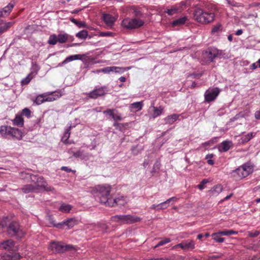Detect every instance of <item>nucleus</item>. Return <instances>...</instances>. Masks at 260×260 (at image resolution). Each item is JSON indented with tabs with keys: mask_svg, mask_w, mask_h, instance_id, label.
I'll list each match as a JSON object with an SVG mask.
<instances>
[{
	"mask_svg": "<svg viewBox=\"0 0 260 260\" xmlns=\"http://www.w3.org/2000/svg\"><path fill=\"white\" fill-rule=\"evenodd\" d=\"M93 193L100 199V202L106 206L113 207L117 204V200L111 198V188L102 185L96 186L92 190Z\"/></svg>",
	"mask_w": 260,
	"mask_h": 260,
	"instance_id": "nucleus-1",
	"label": "nucleus"
},
{
	"mask_svg": "<svg viewBox=\"0 0 260 260\" xmlns=\"http://www.w3.org/2000/svg\"><path fill=\"white\" fill-rule=\"evenodd\" d=\"M7 219H8V217L3 218L5 224H3L2 226L7 227V233L9 236L11 238L16 237L17 239L23 238L25 233L21 229L19 222L17 221H12L7 224L6 222Z\"/></svg>",
	"mask_w": 260,
	"mask_h": 260,
	"instance_id": "nucleus-2",
	"label": "nucleus"
},
{
	"mask_svg": "<svg viewBox=\"0 0 260 260\" xmlns=\"http://www.w3.org/2000/svg\"><path fill=\"white\" fill-rule=\"evenodd\" d=\"M193 18L200 23L207 24L214 20L215 15L213 13L206 12L201 8H197L193 12Z\"/></svg>",
	"mask_w": 260,
	"mask_h": 260,
	"instance_id": "nucleus-3",
	"label": "nucleus"
},
{
	"mask_svg": "<svg viewBox=\"0 0 260 260\" xmlns=\"http://www.w3.org/2000/svg\"><path fill=\"white\" fill-rule=\"evenodd\" d=\"M144 22L143 20L138 18H126L124 19L122 22L123 27L127 29H136L143 26Z\"/></svg>",
	"mask_w": 260,
	"mask_h": 260,
	"instance_id": "nucleus-4",
	"label": "nucleus"
},
{
	"mask_svg": "<svg viewBox=\"0 0 260 260\" xmlns=\"http://www.w3.org/2000/svg\"><path fill=\"white\" fill-rule=\"evenodd\" d=\"M234 172L237 174L240 178L242 179L247 177L252 172V168L249 166L244 165L236 169Z\"/></svg>",
	"mask_w": 260,
	"mask_h": 260,
	"instance_id": "nucleus-5",
	"label": "nucleus"
},
{
	"mask_svg": "<svg viewBox=\"0 0 260 260\" xmlns=\"http://www.w3.org/2000/svg\"><path fill=\"white\" fill-rule=\"evenodd\" d=\"M220 92V90L218 87L212 88L211 90H208L205 93V99L207 102H210L214 101Z\"/></svg>",
	"mask_w": 260,
	"mask_h": 260,
	"instance_id": "nucleus-6",
	"label": "nucleus"
},
{
	"mask_svg": "<svg viewBox=\"0 0 260 260\" xmlns=\"http://www.w3.org/2000/svg\"><path fill=\"white\" fill-rule=\"evenodd\" d=\"M217 53L215 48H209L203 53V56L206 63L212 62L215 58V53Z\"/></svg>",
	"mask_w": 260,
	"mask_h": 260,
	"instance_id": "nucleus-7",
	"label": "nucleus"
},
{
	"mask_svg": "<svg viewBox=\"0 0 260 260\" xmlns=\"http://www.w3.org/2000/svg\"><path fill=\"white\" fill-rule=\"evenodd\" d=\"M48 248L53 253H61L63 252L67 249V246H64L59 242H52Z\"/></svg>",
	"mask_w": 260,
	"mask_h": 260,
	"instance_id": "nucleus-8",
	"label": "nucleus"
},
{
	"mask_svg": "<svg viewBox=\"0 0 260 260\" xmlns=\"http://www.w3.org/2000/svg\"><path fill=\"white\" fill-rule=\"evenodd\" d=\"M15 246L14 241L12 239H8L0 243V248L8 251H13Z\"/></svg>",
	"mask_w": 260,
	"mask_h": 260,
	"instance_id": "nucleus-9",
	"label": "nucleus"
},
{
	"mask_svg": "<svg viewBox=\"0 0 260 260\" xmlns=\"http://www.w3.org/2000/svg\"><path fill=\"white\" fill-rule=\"evenodd\" d=\"M45 102H52L61 96V94L58 92H49L45 93Z\"/></svg>",
	"mask_w": 260,
	"mask_h": 260,
	"instance_id": "nucleus-10",
	"label": "nucleus"
},
{
	"mask_svg": "<svg viewBox=\"0 0 260 260\" xmlns=\"http://www.w3.org/2000/svg\"><path fill=\"white\" fill-rule=\"evenodd\" d=\"M180 247L182 248L184 250H188L189 249H193L194 248V244L193 241H190V242H182L181 243L176 245L173 248H177Z\"/></svg>",
	"mask_w": 260,
	"mask_h": 260,
	"instance_id": "nucleus-11",
	"label": "nucleus"
},
{
	"mask_svg": "<svg viewBox=\"0 0 260 260\" xmlns=\"http://www.w3.org/2000/svg\"><path fill=\"white\" fill-rule=\"evenodd\" d=\"M8 135L18 140H20L22 137V133L18 128L10 127Z\"/></svg>",
	"mask_w": 260,
	"mask_h": 260,
	"instance_id": "nucleus-12",
	"label": "nucleus"
},
{
	"mask_svg": "<svg viewBox=\"0 0 260 260\" xmlns=\"http://www.w3.org/2000/svg\"><path fill=\"white\" fill-rule=\"evenodd\" d=\"M105 92L104 91V90L103 88L102 87V88H99L98 89H94L93 91H91L89 93L88 96L90 98L95 99L98 98L99 96H101L105 95Z\"/></svg>",
	"mask_w": 260,
	"mask_h": 260,
	"instance_id": "nucleus-13",
	"label": "nucleus"
},
{
	"mask_svg": "<svg viewBox=\"0 0 260 260\" xmlns=\"http://www.w3.org/2000/svg\"><path fill=\"white\" fill-rule=\"evenodd\" d=\"M103 19L106 24L109 26H112L116 20V19L109 14H104Z\"/></svg>",
	"mask_w": 260,
	"mask_h": 260,
	"instance_id": "nucleus-14",
	"label": "nucleus"
},
{
	"mask_svg": "<svg viewBox=\"0 0 260 260\" xmlns=\"http://www.w3.org/2000/svg\"><path fill=\"white\" fill-rule=\"evenodd\" d=\"M14 4L10 3L0 11V18L8 16L14 8Z\"/></svg>",
	"mask_w": 260,
	"mask_h": 260,
	"instance_id": "nucleus-15",
	"label": "nucleus"
},
{
	"mask_svg": "<svg viewBox=\"0 0 260 260\" xmlns=\"http://www.w3.org/2000/svg\"><path fill=\"white\" fill-rule=\"evenodd\" d=\"M33 177L35 179H33L32 178H31V179L34 182H35V185L34 186L36 188L37 190L39 191L41 188L39 187V186H38V185L41 184H46V183L44 181V179L42 177H38L36 176H34Z\"/></svg>",
	"mask_w": 260,
	"mask_h": 260,
	"instance_id": "nucleus-16",
	"label": "nucleus"
},
{
	"mask_svg": "<svg viewBox=\"0 0 260 260\" xmlns=\"http://www.w3.org/2000/svg\"><path fill=\"white\" fill-rule=\"evenodd\" d=\"M126 224H132L140 222L141 220V218L140 217L131 215H126Z\"/></svg>",
	"mask_w": 260,
	"mask_h": 260,
	"instance_id": "nucleus-17",
	"label": "nucleus"
},
{
	"mask_svg": "<svg viewBox=\"0 0 260 260\" xmlns=\"http://www.w3.org/2000/svg\"><path fill=\"white\" fill-rule=\"evenodd\" d=\"M84 56V54H77V55H71V56L68 57L64 61H63L62 62L61 64H63L68 61H72L74 60L82 59Z\"/></svg>",
	"mask_w": 260,
	"mask_h": 260,
	"instance_id": "nucleus-18",
	"label": "nucleus"
},
{
	"mask_svg": "<svg viewBox=\"0 0 260 260\" xmlns=\"http://www.w3.org/2000/svg\"><path fill=\"white\" fill-rule=\"evenodd\" d=\"M126 215H115L111 217L112 221L118 222L120 221L122 223L126 224Z\"/></svg>",
	"mask_w": 260,
	"mask_h": 260,
	"instance_id": "nucleus-19",
	"label": "nucleus"
},
{
	"mask_svg": "<svg viewBox=\"0 0 260 260\" xmlns=\"http://www.w3.org/2000/svg\"><path fill=\"white\" fill-rule=\"evenodd\" d=\"M13 23L12 22L0 23V34L10 28L13 25Z\"/></svg>",
	"mask_w": 260,
	"mask_h": 260,
	"instance_id": "nucleus-20",
	"label": "nucleus"
},
{
	"mask_svg": "<svg viewBox=\"0 0 260 260\" xmlns=\"http://www.w3.org/2000/svg\"><path fill=\"white\" fill-rule=\"evenodd\" d=\"M22 190L24 193H29L30 192L37 191L36 188H35V186L31 184H27L26 185H24L22 188Z\"/></svg>",
	"mask_w": 260,
	"mask_h": 260,
	"instance_id": "nucleus-21",
	"label": "nucleus"
},
{
	"mask_svg": "<svg viewBox=\"0 0 260 260\" xmlns=\"http://www.w3.org/2000/svg\"><path fill=\"white\" fill-rule=\"evenodd\" d=\"M178 118V115L177 114H173L172 115L168 116L165 119V122L166 124H171L174 122Z\"/></svg>",
	"mask_w": 260,
	"mask_h": 260,
	"instance_id": "nucleus-22",
	"label": "nucleus"
},
{
	"mask_svg": "<svg viewBox=\"0 0 260 260\" xmlns=\"http://www.w3.org/2000/svg\"><path fill=\"white\" fill-rule=\"evenodd\" d=\"M77 223V221L75 218H70L63 222L62 224H65L68 226L69 229L73 228Z\"/></svg>",
	"mask_w": 260,
	"mask_h": 260,
	"instance_id": "nucleus-23",
	"label": "nucleus"
},
{
	"mask_svg": "<svg viewBox=\"0 0 260 260\" xmlns=\"http://www.w3.org/2000/svg\"><path fill=\"white\" fill-rule=\"evenodd\" d=\"M71 128V126H70L68 129L66 130L63 136L61 138V141L64 143H69V142L68 141V139L70 136V130Z\"/></svg>",
	"mask_w": 260,
	"mask_h": 260,
	"instance_id": "nucleus-24",
	"label": "nucleus"
},
{
	"mask_svg": "<svg viewBox=\"0 0 260 260\" xmlns=\"http://www.w3.org/2000/svg\"><path fill=\"white\" fill-rule=\"evenodd\" d=\"M34 73L35 72H31L25 78L22 80L21 82V85H23L28 84L31 80V79L34 77Z\"/></svg>",
	"mask_w": 260,
	"mask_h": 260,
	"instance_id": "nucleus-25",
	"label": "nucleus"
},
{
	"mask_svg": "<svg viewBox=\"0 0 260 260\" xmlns=\"http://www.w3.org/2000/svg\"><path fill=\"white\" fill-rule=\"evenodd\" d=\"M38 186H39V187L41 188L39 191L45 190L47 192H48V191L53 192L55 190L53 187H51L50 186H48L46 184H38Z\"/></svg>",
	"mask_w": 260,
	"mask_h": 260,
	"instance_id": "nucleus-26",
	"label": "nucleus"
},
{
	"mask_svg": "<svg viewBox=\"0 0 260 260\" xmlns=\"http://www.w3.org/2000/svg\"><path fill=\"white\" fill-rule=\"evenodd\" d=\"M70 20H71V21H72L73 23H74L75 24H76L78 27L80 28H85L87 27L86 23L85 22L79 21L72 17L70 18Z\"/></svg>",
	"mask_w": 260,
	"mask_h": 260,
	"instance_id": "nucleus-27",
	"label": "nucleus"
},
{
	"mask_svg": "<svg viewBox=\"0 0 260 260\" xmlns=\"http://www.w3.org/2000/svg\"><path fill=\"white\" fill-rule=\"evenodd\" d=\"M152 107L154 109V112L152 115L153 118H155L156 117L161 115L164 110V108L160 106L159 108H157L153 106Z\"/></svg>",
	"mask_w": 260,
	"mask_h": 260,
	"instance_id": "nucleus-28",
	"label": "nucleus"
},
{
	"mask_svg": "<svg viewBox=\"0 0 260 260\" xmlns=\"http://www.w3.org/2000/svg\"><path fill=\"white\" fill-rule=\"evenodd\" d=\"M120 69L119 68L116 67H107L103 68L101 70V71L104 73H109L110 72H118L117 69Z\"/></svg>",
	"mask_w": 260,
	"mask_h": 260,
	"instance_id": "nucleus-29",
	"label": "nucleus"
},
{
	"mask_svg": "<svg viewBox=\"0 0 260 260\" xmlns=\"http://www.w3.org/2000/svg\"><path fill=\"white\" fill-rule=\"evenodd\" d=\"M14 123L17 125L22 126L24 123L23 118L19 115H17L13 120Z\"/></svg>",
	"mask_w": 260,
	"mask_h": 260,
	"instance_id": "nucleus-30",
	"label": "nucleus"
},
{
	"mask_svg": "<svg viewBox=\"0 0 260 260\" xmlns=\"http://www.w3.org/2000/svg\"><path fill=\"white\" fill-rule=\"evenodd\" d=\"M186 20V18L185 17H183L180 18L177 20H174L172 22L173 26H177L184 24Z\"/></svg>",
	"mask_w": 260,
	"mask_h": 260,
	"instance_id": "nucleus-31",
	"label": "nucleus"
},
{
	"mask_svg": "<svg viewBox=\"0 0 260 260\" xmlns=\"http://www.w3.org/2000/svg\"><path fill=\"white\" fill-rule=\"evenodd\" d=\"M221 234L219 233V232L217 233H213L212 235V237L213 239L217 242H223L224 240V238H222L220 237Z\"/></svg>",
	"mask_w": 260,
	"mask_h": 260,
	"instance_id": "nucleus-32",
	"label": "nucleus"
},
{
	"mask_svg": "<svg viewBox=\"0 0 260 260\" xmlns=\"http://www.w3.org/2000/svg\"><path fill=\"white\" fill-rule=\"evenodd\" d=\"M46 96L45 93L39 95L36 99L35 102L37 105H40L45 102V98Z\"/></svg>",
	"mask_w": 260,
	"mask_h": 260,
	"instance_id": "nucleus-33",
	"label": "nucleus"
},
{
	"mask_svg": "<svg viewBox=\"0 0 260 260\" xmlns=\"http://www.w3.org/2000/svg\"><path fill=\"white\" fill-rule=\"evenodd\" d=\"M10 126L3 125L0 127V134L3 136L8 135Z\"/></svg>",
	"mask_w": 260,
	"mask_h": 260,
	"instance_id": "nucleus-34",
	"label": "nucleus"
},
{
	"mask_svg": "<svg viewBox=\"0 0 260 260\" xmlns=\"http://www.w3.org/2000/svg\"><path fill=\"white\" fill-rule=\"evenodd\" d=\"M72 206L68 204H63L59 208V211L63 212H69L72 209Z\"/></svg>",
	"mask_w": 260,
	"mask_h": 260,
	"instance_id": "nucleus-35",
	"label": "nucleus"
},
{
	"mask_svg": "<svg viewBox=\"0 0 260 260\" xmlns=\"http://www.w3.org/2000/svg\"><path fill=\"white\" fill-rule=\"evenodd\" d=\"M88 36V31L86 30H82L78 32L76 36L80 39H85Z\"/></svg>",
	"mask_w": 260,
	"mask_h": 260,
	"instance_id": "nucleus-36",
	"label": "nucleus"
},
{
	"mask_svg": "<svg viewBox=\"0 0 260 260\" xmlns=\"http://www.w3.org/2000/svg\"><path fill=\"white\" fill-rule=\"evenodd\" d=\"M57 38V42L60 43H64L66 42L68 40V35L66 34H59Z\"/></svg>",
	"mask_w": 260,
	"mask_h": 260,
	"instance_id": "nucleus-37",
	"label": "nucleus"
},
{
	"mask_svg": "<svg viewBox=\"0 0 260 260\" xmlns=\"http://www.w3.org/2000/svg\"><path fill=\"white\" fill-rule=\"evenodd\" d=\"M222 30V25L221 24L218 23L216 25L214 26L212 29L211 33L214 34L215 33H218Z\"/></svg>",
	"mask_w": 260,
	"mask_h": 260,
	"instance_id": "nucleus-38",
	"label": "nucleus"
},
{
	"mask_svg": "<svg viewBox=\"0 0 260 260\" xmlns=\"http://www.w3.org/2000/svg\"><path fill=\"white\" fill-rule=\"evenodd\" d=\"M231 142L229 141H224L221 143L222 150L223 151L225 152L229 150L231 147Z\"/></svg>",
	"mask_w": 260,
	"mask_h": 260,
	"instance_id": "nucleus-39",
	"label": "nucleus"
},
{
	"mask_svg": "<svg viewBox=\"0 0 260 260\" xmlns=\"http://www.w3.org/2000/svg\"><path fill=\"white\" fill-rule=\"evenodd\" d=\"M222 186L221 184H217L215 186H214L211 189V191L212 192H215L217 193H220L222 190Z\"/></svg>",
	"mask_w": 260,
	"mask_h": 260,
	"instance_id": "nucleus-40",
	"label": "nucleus"
},
{
	"mask_svg": "<svg viewBox=\"0 0 260 260\" xmlns=\"http://www.w3.org/2000/svg\"><path fill=\"white\" fill-rule=\"evenodd\" d=\"M132 109H135L137 110H140L142 108V104L141 102H136L131 105Z\"/></svg>",
	"mask_w": 260,
	"mask_h": 260,
	"instance_id": "nucleus-41",
	"label": "nucleus"
},
{
	"mask_svg": "<svg viewBox=\"0 0 260 260\" xmlns=\"http://www.w3.org/2000/svg\"><path fill=\"white\" fill-rule=\"evenodd\" d=\"M57 42V36L55 35L50 36L48 40V43L51 45H55Z\"/></svg>",
	"mask_w": 260,
	"mask_h": 260,
	"instance_id": "nucleus-42",
	"label": "nucleus"
},
{
	"mask_svg": "<svg viewBox=\"0 0 260 260\" xmlns=\"http://www.w3.org/2000/svg\"><path fill=\"white\" fill-rule=\"evenodd\" d=\"M252 134L249 133L247 135L242 137L241 138V142L242 143H246L248 142L252 138Z\"/></svg>",
	"mask_w": 260,
	"mask_h": 260,
	"instance_id": "nucleus-43",
	"label": "nucleus"
},
{
	"mask_svg": "<svg viewBox=\"0 0 260 260\" xmlns=\"http://www.w3.org/2000/svg\"><path fill=\"white\" fill-rule=\"evenodd\" d=\"M96 226L104 232H107V230L108 229V226L104 223H98Z\"/></svg>",
	"mask_w": 260,
	"mask_h": 260,
	"instance_id": "nucleus-44",
	"label": "nucleus"
},
{
	"mask_svg": "<svg viewBox=\"0 0 260 260\" xmlns=\"http://www.w3.org/2000/svg\"><path fill=\"white\" fill-rule=\"evenodd\" d=\"M178 11V9L176 8H172L170 9H168L165 12L167 13L168 15L171 16L174 14H176Z\"/></svg>",
	"mask_w": 260,
	"mask_h": 260,
	"instance_id": "nucleus-45",
	"label": "nucleus"
},
{
	"mask_svg": "<svg viewBox=\"0 0 260 260\" xmlns=\"http://www.w3.org/2000/svg\"><path fill=\"white\" fill-rule=\"evenodd\" d=\"M220 234H221L222 235H231L232 234H237V232L233 231V230H228V231H224L222 232H219Z\"/></svg>",
	"mask_w": 260,
	"mask_h": 260,
	"instance_id": "nucleus-46",
	"label": "nucleus"
},
{
	"mask_svg": "<svg viewBox=\"0 0 260 260\" xmlns=\"http://www.w3.org/2000/svg\"><path fill=\"white\" fill-rule=\"evenodd\" d=\"M48 219L49 220V223L51 224H52L54 226L60 228L62 225V224H61V223H59L57 224H55V223L54 222V221H53V218L51 216H49Z\"/></svg>",
	"mask_w": 260,
	"mask_h": 260,
	"instance_id": "nucleus-47",
	"label": "nucleus"
},
{
	"mask_svg": "<svg viewBox=\"0 0 260 260\" xmlns=\"http://www.w3.org/2000/svg\"><path fill=\"white\" fill-rule=\"evenodd\" d=\"M171 241L169 238H166L165 240L160 241L154 248H155L158 246L163 245L165 244L168 243Z\"/></svg>",
	"mask_w": 260,
	"mask_h": 260,
	"instance_id": "nucleus-48",
	"label": "nucleus"
},
{
	"mask_svg": "<svg viewBox=\"0 0 260 260\" xmlns=\"http://www.w3.org/2000/svg\"><path fill=\"white\" fill-rule=\"evenodd\" d=\"M22 115H25L27 117H29L30 116L31 111L29 109L25 108L22 110Z\"/></svg>",
	"mask_w": 260,
	"mask_h": 260,
	"instance_id": "nucleus-49",
	"label": "nucleus"
},
{
	"mask_svg": "<svg viewBox=\"0 0 260 260\" xmlns=\"http://www.w3.org/2000/svg\"><path fill=\"white\" fill-rule=\"evenodd\" d=\"M260 234V232L258 231H255L254 232H248V236L251 238H254L257 237L258 235H259Z\"/></svg>",
	"mask_w": 260,
	"mask_h": 260,
	"instance_id": "nucleus-50",
	"label": "nucleus"
},
{
	"mask_svg": "<svg viewBox=\"0 0 260 260\" xmlns=\"http://www.w3.org/2000/svg\"><path fill=\"white\" fill-rule=\"evenodd\" d=\"M208 182V180L207 179H204L203 180L200 184L198 185V188L200 190H202L203 188H204V185Z\"/></svg>",
	"mask_w": 260,
	"mask_h": 260,
	"instance_id": "nucleus-51",
	"label": "nucleus"
},
{
	"mask_svg": "<svg viewBox=\"0 0 260 260\" xmlns=\"http://www.w3.org/2000/svg\"><path fill=\"white\" fill-rule=\"evenodd\" d=\"M39 70V66L36 63H33L32 67V71L31 72H35V73H34V76L37 74Z\"/></svg>",
	"mask_w": 260,
	"mask_h": 260,
	"instance_id": "nucleus-52",
	"label": "nucleus"
},
{
	"mask_svg": "<svg viewBox=\"0 0 260 260\" xmlns=\"http://www.w3.org/2000/svg\"><path fill=\"white\" fill-rule=\"evenodd\" d=\"M75 157H81L82 158H84V156L83 155V151L81 150H78L77 152H75Z\"/></svg>",
	"mask_w": 260,
	"mask_h": 260,
	"instance_id": "nucleus-53",
	"label": "nucleus"
},
{
	"mask_svg": "<svg viewBox=\"0 0 260 260\" xmlns=\"http://www.w3.org/2000/svg\"><path fill=\"white\" fill-rule=\"evenodd\" d=\"M0 260H12V257L10 255L0 256Z\"/></svg>",
	"mask_w": 260,
	"mask_h": 260,
	"instance_id": "nucleus-54",
	"label": "nucleus"
},
{
	"mask_svg": "<svg viewBox=\"0 0 260 260\" xmlns=\"http://www.w3.org/2000/svg\"><path fill=\"white\" fill-rule=\"evenodd\" d=\"M108 111L110 112V115L112 116L115 120H121V118L119 116L114 115L113 112H112V111L111 110H108Z\"/></svg>",
	"mask_w": 260,
	"mask_h": 260,
	"instance_id": "nucleus-55",
	"label": "nucleus"
},
{
	"mask_svg": "<svg viewBox=\"0 0 260 260\" xmlns=\"http://www.w3.org/2000/svg\"><path fill=\"white\" fill-rule=\"evenodd\" d=\"M134 13L135 16L138 17H140L142 16V13H141V12L137 9L134 10Z\"/></svg>",
	"mask_w": 260,
	"mask_h": 260,
	"instance_id": "nucleus-56",
	"label": "nucleus"
},
{
	"mask_svg": "<svg viewBox=\"0 0 260 260\" xmlns=\"http://www.w3.org/2000/svg\"><path fill=\"white\" fill-rule=\"evenodd\" d=\"M61 170H63V171H66L67 172H72L73 173H75V172H76V171L72 170L71 169L68 168L67 167H62L61 168Z\"/></svg>",
	"mask_w": 260,
	"mask_h": 260,
	"instance_id": "nucleus-57",
	"label": "nucleus"
},
{
	"mask_svg": "<svg viewBox=\"0 0 260 260\" xmlns=\"http://www.w3.org/2000/svg\"><path fill=\"white\" fill-rule=\"evenodd\" d=\"M215 50L217 52V53L216 52V53H215V57H221V56L222 55V52L221 50H219L215 48Z\"/></svg>",
	"mask_w": 260,
	"mask_h": 260,
	"instance_id": "nucleus-58",
	"label": "nucleus"
},
{
	"mask_svg": "<svg viewBox=\"0 0 260 260\" xmlns=\"http://www.w3.org/2000/svg\"><path fill=\"white\" fill-rule=\"evenodd\" d=\"M255 117L257 119H260V110L255 112Z\"/></svg>",
	"mask_w": 260,
	"mask_h": 260,
	"instance_id": "nucleus-59",
	"label": "nucleus"
},
{
	"mask_svg": "<svg viewBox=\"0 0 260 260\" xmlns=\"http://www.w3.org/2000/svg\"><path fill=\"white\" fill-rule=\"evenodd\" d=\"M110 32H101L100 33V36H109L110 35Z\"/></svg>",
	"mask_w": 260,
	"mask_h": 260,
	"instance_id": "nucleus-60",
	"label": "nucleus"
},
{
	"mask_svg": "<svg viewBox=\"0 0 260 260\" xmlns=\"http://www.w3.org/2000/svg\"><path fill=\"white\" fill-rule=\"evenodd\" d=\"M176 200V198L175 197H173V198H171L168 200H167L166 202H165L164 203H163V204H165V203H169L171 201H175Z\"/></svg>",
	"mask_w": 260,
	"mask_h": 260,
	"instance_id": "nucleus-61",
	"label": "nucleus"
},
{
	"mask_svg": "<svg viewBox=\"0 0 260 260\" xmlns=\"http://www.w3.org/2000/svg\"><path fill=\"white\" fill-rule=\"evenodd\" d=\"M257 66L256 65L255 63H253L251 64L250 68L251 70H253L256 69Z\"/></svg>",
	"mask_w": 260,
	"mask_h": 260,
	"instance_id": "nucleus-62",
	"label": "nucleus"
},
{
	"mask_svg": "<svg viewBox=\"0 0 260 260\" xmlns=\"http://www.w3.org/2000/svg\"><path fill=\"white\" fill-rule=\"evenodd\" d=\"M243 33V30L242 29H239L237 31L236 35L237 36H240Z\"/></svg>",
	"mask_w": 260,
	"mask_h": 260,
	"instance_id": "nucleus-63",
	"label": "nucleus"
},
{
	"mask_svg": "<svg viewBox=\"0 0 260 260\" xmlns=\"http://www.w3.org/2000/svg\"><path fill=\"white\" fill-rule=\"evenodd\" d=\"M207 162L209 165H213L214 164V161L212 159H209L208 161H207Z\"/></svg>",
	"mask_w": 260,
	"mask_h": 260,
	"instance_id": "nucleus-64",
	"label": "nucleus"
}]
</instances>
